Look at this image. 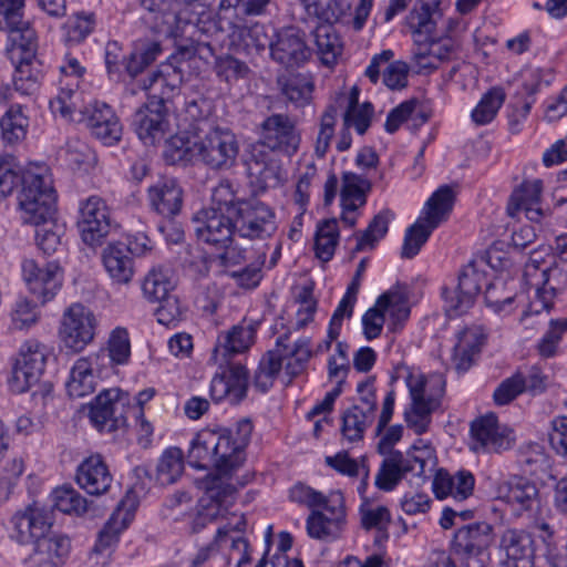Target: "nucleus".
I'll use <instances>...</instances> for the list:
<instances>
[{
  "label": "nucleus",
  "mask_w": 567,
  "mask_h": 567,
  "mask_svg": "<svg viewBox=\"0 0 567 567\" xmlns=\"http://www.w3.org/2000/svg\"><path fill=\"white\" fill-rule=\"evenodd\" d=\"M251 226L241 229L239 217L215 210L200 209L194 214L192 225L197 240L223 249L219 255L223 266L230 267L250 259L251 251L239 240L255 241L270 238L277 230L276 221L250 219Z\"/></svg>",
  "instance_id": "f257e3e1"
},
{
  "label": "nucleus",
  "mask_w": 567,
  "mask_h": 567,
  "mask_svg": "<svg viewBox=\"0 0 567 567\" xmlns=\"http://www.w3.org/2000/svg\"><path fill=\"white\" fill-rule=\"evenodd\" d=\"M24 0H0V30L8 33L7 56L14 66L13 85L23 95H31L42 79L41 62L35 58V31L23 19Z\"/></svg>",
  "instance_id": "f03ea898"
},
{
  "label": "nucleus",
  "mask_w": 567,
  "mask_h": 567,
  "mask_svg": "<svg viewBox=\"0 0 567 567\" xmlns=\"http://www.w3.org/2000/svg\"><path fill=\"white\" fill-rule=\"evenodd\" d=\"M80 95L78 90L61 89L50 101L52 113L70 122L84 123L105 145L117 143L122 136V125L111 106L94 101L82 109L79 105Z\"/></svg>",
  "instance_id": "7ed1b4c3"
},
{
  "label": "nucleus",
  "mask_w": 567,
  "mask_h": 567,
  "mask_svg": "<svg viewBox=\"0 0 567 567\" xmlns=\"http://www.w3.org/2000/svg\"><path fill=\"white\" fill-rule=\"evenodd\" d=\"M454 192L449 185L439 187L427 199L423 216L410 226L404 236L401 256L413 258L426 243L431 233L445 221L453 209Z\"/></svg>",
  "instance_id": "20e7f679"
},
{
  "label": "nucleus",
  "mask_w": 567,
  "mask_h": 567,
  "mask_svg": "<svg viewBox=\"0 0 567 567\" xmlns=\"http://www.w3.org/2000/svg\"><path fill=\"white\" fill-rule=\"evenodd\" d=\"M18 202L24 224L40 226L55 216L56 195L49 177L25 173Z\"/></svg>",
  "instance_id": "39448f33"
},
{
  "label": "nucleus",
  "mask_w": 567,
  "mask_h": 567,
  "mask_svg": "<svg viewBox=\"0 0 567 567\" xmlns=\"http://www.w3.org/2000/svg\"><path fill=\"white\" fill-rule=\"evenodd\" d=\"M237 193L234 183L223 178L212 190L210 206L204 209L239 217L241 229L245 224L251 226L250 219L276 221L275 213L269 206L257 199H241Z\"/></svg>",
  "instance_id": "423d86ee"
},
{
  "label": "nucleus",
  "mask_w": 567,
  "mask_h": 567,
  "mask_svg": "<svg viewBox=\"0 0 567 567\" xmlns=\"http://www.w3.org/2000/svg\"><path fill=\"white\" fill-rule=\"evenodd\" d=\"M199 141V164L209 171L223 173L237 166L240 145L228 127L212 126Z\"/></svg>",
  "instance_id": "0eeeda50"
},
{
  "label": "nucleus",
  "mask_w": 567,
  "mask_h": 567,
  "mask_svg": "<svg viewBox=\"0 0 567 567\" xmlns=\"http://www.w3.org/2000/svg\"><path fill=\"white\" fill-rule=\"evenodd\" d=\"M381 455L383 460L375 475L374 485L380 491L391 492L408 473H413L416 476L424 475L427 462L433 457V452L429 446L422 450L415 446L413 452L395 451Z\"/></svg>",
  "instance_id": "6e6552de"
},
{
  "label": "nucleus",
  "mask_w": 567,
  "mask_h": 567,
  "mask_svg": "<svg viewBox=\"0 0 567 567\" xmlns=\"http://www.w3.org/2000/svg\"><path fill=\"white\" fill-rule=\"evenodd\" d=\"M493 543V526L486 522H480L457 528L452 548L465 567H487L488 549Z\"/></svg>",
  "instance_id": "1a4fd4ad"
},
{
  "label": "nucleus",
  "mask_w": 567,
  "mask_h": 567,
  "mask_svg": "<svg viewBox=\"0 0 567 567\" xmlns=\"http://www.w3.org/2000/svg\"><path fill=\"white\" fill-rule=\"evenodd\" d=\"M47 354V347L39 341L24 342L20 349V359L8 379L9 386L12 390H30L34 386L51 390L52 384L42 381Z\"/></svg>",
  "instance_id": "9d476101"
},
{
  "label": "nucleus",
  "mask_w": 567,
  "mask_h": 567,
  "mask_svg": "<svg viewBox=\"0 0 567 567\" xmlns=\"http://www.w3.org/2000/svg\"><path fill=\"white\" fill-rule=\"evenodd\" d=\"M205 491L198 502L197 514L192 522V532L198 533L207 524L225 517L235 501L236 487L220 477H207Z\"/></svg>",
  "instance_id": "9b49d317"
},
{
  "label": "nucleus",
  "mask_w": 567,
  "mask_h": 567,
  "mask_svg": "<svg viewBox=\"0 0 567 567\" xmlns=\"http://www.w3.org/2000/svg\"><path fill=\"white\" fill-rule=\"evenodd\" d=\"M116 224L106 202L96 195L81 200L78 228L82 240L91 246H100Z\"/></svg>",
  "instance_id": "f8f14e48"
},
{
  "label": "nucleus",
  "mask_w": 567,
  "mask_h": 567,
  "mask_svg": "<svg viewBox=\"0 0 567 567\" xmlns=\"http://www.w3.org/2000/svg\"><path fill=\"white\" fill-rule=\"evenodd\" d=\"M514 442L513 431L499 424L494 413L477 416L470 423L468 449L474 453H502Z\"/></svg>",
  "instance_id": "ddd939ff"
},
{
  "label": "nucleus",
  "mask_w": 567,
  "mask_h": 567,
  "mask_svg": "<svg viewBox=\"0 0 567 567\" xmlns=\"http://www.w3.org/2000/svg\"><path fill=\"white\" fill-rule=\"evenodd\" d=\"M486 285V275L472 260L465 265L460 275L457 286L454 289L443 288L442 296L445 302V311L449 317H457L473 307L482 287Z\"/></svg>",
  "instance_id": "4468645a"
},
{
  "label": "nucleus",
  "mask_w": 567,
  "mask_h": 567,
  "mask_svg": "<svg viewBox=\"0 0 567 567\" xmlns=\"http://www.w3.org/2000/svg\"><path fill=\"white\" fill-rule=\"evenodd\" d=\"M346 526L344 498L341 492H331L327 505L313 509L307 518L308 535L318 540L332 542Z\"/></svg>",
  "instance_id": "2eb2a0df"
},
{
  "label": "nucleus",
  "mask_w": 567,
  "mask_h": 567,
  "mask_svg": "<svg viewBox=\"0 0 567 567\" xmlns=\"http://www.w3.org/2000/svg\"><path fill=\"white\" fill-rule=\"evenodd\" d=\"M272 31L270 58L276 63L289 69L300 68L307 63L312 50L306 41V33L297 27L290 25Z\"/></svg>",
  "instance_id": "dca6fc26"
},
{
  "label": "nucleus",
  "mask_w": 567,
  "mask_h": 567,
  "mask_svg": "<svg viewBox=\"0 0 567 567\" xmlns=\"http://www.w3.org/2000/svg\"><path fill=\"white\" fill-rule=\"evenodd\" d=\"M128 392H100L90 404L89 417L100 432L112 433L126 425Z\"/></svg>",
  "instance_id": "f3484780"
},
{
  "label": "nucleus",
  "mask_w": 567,
  "mask_h": 567,
  "mask_svg": "<svg viewBox=\"0 0 567 567\" xmlns=\"http://www.w3.org/2000/svg\"><path fill=\"white\" fill-rule=\"evenodd\" d=\"M95 329V316L81 303H73L63 315V341L65 347L75 352L83 350L93 340Z\"/></svg>",
  "instance_id": "a211bd4d"
},
{
  "label": "nucleus",
  "mask_w": 567,
  "mask_h": 567,
  "mask_svg": "<svg viewBox=\"0 0 567 567\" xmlns=\"http://www.w3.org/2000/svg\"><path fill=\"white\" fill-rule=\"evenodd\" d=\"M23 279L32 295L44 305L54 298L62 285V274L55 262L40 266L34 260L22 264Z\"/></svg>",
  "instance_id": "6ab92c4d"
},
{
  "label": "nucleus",
  "mask_w": 567,
  "mask_h": 567,
  "mask_svg": "<svg viewBox=\"0 0 567 567\" xmlns=\"http://www.w3.org/2000/svg\"><path fill=\"white\" fill-rule=\"evenodd\" d=\"M262 145L285 155H293L300 144L295 123L284 114H272L261 124Z\"/></svg>",
  "instance_id": "aec40b11"
},
{
  "label": "nucleus",
  "mask_w": 567,
  "mask_h": 567,
  "mask_svg": "<svg viewBox=\"0 0 567 567\" xmlns=\"http://www.w3.org/2000/svg\"><path fill=\"white\" fill-rule=\"evenodd\" d=\"M497 495L506 502L516 516H532L540 507L539 491L534 482L514 476L497 487Z\"/></svg>",
  "instance_id": "412c9836"
},
{
  "label": "nucleus",
  "mask_w": 567,
  "mask_h": 567,
  "mask_svg": "<svg viewBox=\"0 0 567 567\" xmlns=\"http://www.w3.org/2000/svg\"><path fill=\"white\" fill-rule=\"evenodd\" d=\"M11 537L20 544H29L45 537L52 525L51 513L38 504L17 512L11 520Z\"/></svg>",
  "instance_id": "4be33fe9"
},
{
  "label": "nucleus",
  "mask_w": 567,
  "mask_h": 567,
  "mask_svg": "<svg viewBox=\"0 0 567 567\" xmlns=\"http://www.w3.org/2000/svg\"><path fill=\"white\" fill-rule=\"evenodd\" d=\"M132 124L137 136L145 144H154L161 140L168 127L164 100L151 97L135 112Z\"/></svg>",
  "instance_id": "5701e85b"
},
{
  "label": "nucleus",
  "mask_w": 567,
  "mask_h": 567,
  "mask_svg": "<svg viewBox=\"0 0 567 567\" xmlns=\"http://www.w3.org/2000/svg\"><path fill=\"white\" fill-rule=\"evenodd\" d=\"M136 506L137 501L135 495L132 492H127L125 497L117 505L116 511L99 533L97 540L93 548L96 555L106 554L105 556L109 557L110 549L118 542L120 534L132 520Z\"/></svg>",
  "instance_id": "b1692460"
},
{
  "label": "nucleus",
  "mask_w": 567,
  "mask_h": 567,
  "mask_svg": "<svg viewBox=\"0 0 567 567\" xmlns=\"http://www.w3.org/2000/svg\"><path fill=\"white\" fill-rule=\"evenodd\" d=\"M452 363L457 372H466L480 358L487 340V332L482 324H472L457 332Z\"/></svg>",
  "instance_id": "393cba45"
},
{
  "label": "nucleus",
  "mask_w": 567,
  "mask_h": 567,
  "mask_svg": "<svg viewBox=\"0 0 567 567\" xmlns=\"http://www.w3.org/2000/svg\"><path fill=\"white\" fill-rule=\"evenodd\" d=\"M499 549L505 553L503 567H533L534 538L525 529L507 528L499 538Z\"/></svg>",
  "instance_id": "a878e982"
},
{
  "label": "nucleus",
  "mask_w": 567,
  "mask_h": 567,
  "mask_svg": "<svg viewBox=\"0 0 567 567\" xmlns=\"http://www.w3.org/2000/svg\"><path fill=\"white\" fill-rule=\"evenodd\" d=\"M71 543L63 535H47L35 540L28 567H63L70 554Z\"/></svg>",
  "instance_id": "bb28decb"
},
{
  "label": "nucleus",
  "mask_w": 567,
  "mask_h": 567,
  "mask_svg": "<svg viewBox=\"0 0 567 567\" xmlns=\"http://www.w3.org/2000/svg\"><path fill=\"white\" fill-rule=\"evenodd\" d=\"M377 410L375 392H365L360 403L353 404L342 415L341 432L349 442L363 439L365 430L374 419Z\"/></svg>",
  "instance_id": "cd10ccee"
},
{
  "label": "nucleus",
  "mask_w": 567,
  "mask_h": 567,
  "mask_svg": "<svg viewBox=\"0 0 567 567\" xmlns=\"http://www.w3.org/2000/svg\"><path fill=\"white\" fill-rule=\"evenodd\" d=\"M543 192V182L540 179L524 181L512 193L507 213L513 218H519L520 214H525L530 221H539L543 212L538 207Z\"/></svg>",
  "instance_id": "c85d7f7f"
},
{
  "label": "nucleus",
  "mask_w": 567,
  "mask_h": 567,
  "mask_svg": "<svg viewBox=\"0 0 567 567\" xmlns=\"http://www.w3.org/2000/svg\"><path fill=\"white\" fill-rule=\"evenodd\" d=\"M76 483L91 495L106 493L113 477L100 454H93L83 460L76 470Z\"/></svg>",
  "instance_id": "c756f323"
},
{
  "label": "nucleus",
  "mask_w": 567,
  "mask_h": 567,
  "mask_svg": "<svg viewBox=\"0 0 567 567\" xmlns=\"http://www.w3.org/2000/svg\"><path fill=\"white\" fill-rule=\"evenodd\" d=\"M151 208L158 215L171 218L179 214L183 206V190L174 178L157 181L147 192Z\"/></svg>",
  "instance_id": "7c9ffc66"
},
{
  "label": "nucleus",
  "mask_w": 567,
  "mask_h": 567,
  "mask_svg": "<svg viewBox=\"0 0 567 567\" xmlns=\"http://www.w3.org/2000/svg\"><path fill=\"white\" fill-rule=\"evenodd\" d=\"M475 478L468 471H458L451 475L447 471L439 470L432 488L436 498H452L456 503L463 502L473 495Z\"/></svg>",
  "instance_id": "2f4dec72"
},
{
  "label": "nucleus",
  "mask_w": 567,
  "mask_h": 567,
  "mask_svg": "<svg viewBox=\"0 0 567 567\" xmlns=\"http://www.w3.org/2000/svg\"><path fill=\"white\" fill-rule=\"evenodd\" d=\"M411 405L404 413L405 422L416 434H423L429 430L432 413L441 406L442 393L411 392Z\"/></svg>",
  "instance_id": "473e14b6"
},
{
  "label": "nucleus",
  "mask_w": 567,
  "mask_h": 567,
  "mask_svg": "<svg viewBox=\"0 0 567 567\" xmlns=\"http://www.w3.org/2000/svg\"><path fill=\"white\" fill-rule=\"evenodd\" d=\"M218 445L216 449L215 470L218 475H209L208 477H220L229 475L231 472L240 467L245 460V450L234 441V434L230 429H216Z\"/></svg>",
  "instance_id": "72a5a7b5"
},
{
  "label": "nucleus",
  "mask_w": 567,
  "mask_h": 567,
  "mask_svg": "<svg viewBox=\"0 0 567 567\" xmlns=\"http://www.w3.org/2000/svg\"><path fill=\"white\" fill-rule=\"evenodd\" d=\"M268 28L260 23L246 25L241 20L229 31L230 43L238 50L248 54L260 53L265 50H271L272 34Z\"/></svg>",
  "instance_id": "f704fd0d"
},
{
  "label": "nucleus",
  "mask_w": 567,
  "mask_h": 567,
  "mask_svg": "<svg viewBox=\"0 0 567 567\" xmlns=\"http://www.w3.org/2000/svg\"><path fill=\"white\" fill-rule=\"evenodd\" d=\"M105 271L115 284H128L134 275L131 248L124 243L107 245L102 252Z\"/></svg>",
  "instance_id": "c9c22d12"
},
{
  "label": "nucleus",
  "mask_w": 567,
  "mask_h": 567,
  "mask_svg": "<svg viewBox=\"0 0 567 567\" xmlns=\"http://www.w3.org/2000/svg\"><path fill=\"white\" fill-rule=\"evenodd\" d=\"M442 17L441 0H416L406 20L414 35L430 39Z\"/></svg>",
  "instance_id": "e433bc0d"
},
{
  "label": "nucleus",
  "mask_w": 567,
  "mask_h": 567,
  "mask_svg": "<svg viewBox=\"0 0 567 567\" xmlns=\"http://www.w3.org/2000/svg\"><path fill=\"white\" fill-rule=\"evenodd\" d=\"M255 330L251 326H234L218 336L212 360L234 359L236 354L247 351L254 343Z\"/></svg>",
  "instance_id": "4c0bfd02"
},
{
  "label": "nucleus",
  "mask_w": 567,
  "mask_h": 567,
  "mask_svg": "<svg viewBox=\"0 0 567 567\" xmlns=\"http://www.w3.org/2000/svg\"><path fill=\"white\" fill-rule=\"evenodd\" d=\"M392 388H408V390H443L446 385L441 373L424 375L419 369L404 364L393 369L389 378Z\"/></svg>",
  "instance_id": "58836bf2"
},
{
  "label": "nucleus",
  "mask_w": 567,
  "mask_h": 567,
  "mask_svg": "<svg viewBox=\"0 0 567 567\" xmlns=\"http://www.w3.org/2000/svg\"><path fill=\"white\" fill-rule=\"evenodd\" d=\"M535 287L534 297L529 300L527 309L523 313V322L527 323L532 312H549L554 306V299L563 293L567 287V281L551 276H540V280L533 284Z\"/></svg>",
  "instance_id": "ea45409f"
},
{
  "label": "nucleus",
  "mask_w": 567,
  "mask_h": 567,
  "mask_svg": "<svg viewBox=\"0 0 567 567\" xmlns=\"http://www.w3.org/2000/svg\"><path fill=\"white\" fill-rule=\"evenodd\" d=\"M218 445L216 430L203 429L192 440L187 462L198 470L215 468Z\"/></svg>",
  "instance_id": "a19ab883"
},
{
  "label": "nucleus",
  "mask_w": 567,
  "mask_h": 567,
  "mask_svg": "<svg viewBox=\"0 0 567 567\" xmlns=\"http://www.w3.org/2000/svg\"><path fill=\"white\" fill-rule=\"evenodd\" d=\"M217 370L212 380V390L224 386L225 390H247L249 373L246 367L230 358L213 360Z\"/></svg>",
  "instance_id": "79ce46f5"
},
{
  "label": "nucleus",
  "mask_w": 567,
  "mask_h": 567,
  "mask_svg": "<svg viewBox=\"0 0 567 567\" xmlns=\"http://www.w3.org/2000/svg\"><path fill=\"white\" fill-rule=\"evenodd\" d=\"M277 87L287 101L296 106H303L311 100L313 83L301 73H282L277 76Z\"/></svg>",
  "instance_id": "37998d69"
},
{
  "label": "nucleus",
  "mask_w": 567,
  "mask_h": 567,
  "mask_svg": "<svg viewBox=\"0 0 567 567\" xmlns=\"http://www.w3.org/2000/svg\"><path fill=\"white\" fill-rule=\"evenodd\" d=\"M312 35L321 62L327 66L334 65L343 50L339 34L331 25H318Z\"/></svg>",
  "instance_id": "c03bdc74"
},
{
  "label": "nucleus",
  "mask_w": 567,
  "mask_h": 567,
  "mask_svg": "<svg viewBox=\"0 0 567 567\" xmlns=\"http://www.w3.org/2000/svg\"><path fill=\"white\" fill-rule=\"evenodd\" d=\"M175 286V277L169 268L153 267L144 277L142 291L150 302H155L172 293Z\"/></svg>",
  "instance_id": "a18cd8bd"
},
{
  "label": "nucleus",
  "mask_w": 567,
  "mask_h": 567,
  "mask_svg": "<svg viewBox=\"0 0 567 567\" xmlns=\"http://www.w3.org/2000/svg\"><path fill=\"white\" fill-rule=\"evenodd\" d=\"M161 52L162 47L157 41H137L130 55L123 59L125 71L132 78L137 76L157 59Z\"/></svg>",
  "instance_id": "49530a36"
},
{
  "label": "nucleus",
  "mask_w": 567,
  "mask_h": 567,
  "mask_svg": "<svg viewBox=\"0 0 567 567\" xmlns=\"http://www.w3.org/2000/svg\"><path fill=\"white\" fill-rule=\"evenodd\" d=\"M29 118L21 105H11L0 120L1 137L3 143L16 145L27 135Z\"/></svg>",
  "instance_id": "de8ad7c7"
},
{
  "label": "nucleus",
  "mask_w": 567,
  "mask_h": 567,
  "mask_svg": "<svg viewBox=\"0 0 567 567\" xmlns=\"http://www.w3.org/2000/svg\"><path fill=\"white\" fill-rule=\"evenodd\" d=\"M199 141H190L176 135L171 137L165 145L164 158L167 163L176 165L199 164Z\"/></svg>",
  "instance_id": "09e8293b"
},
{
  "label": "nucleus",
  "mask_w": 567,
  "mask_h": 567,
  "mask_svg": "<svg viewBox=\"0 0 567 567\" xmlns=\"http://www.w3.org/2000/svg\"><path fill=\"white\" fill-rule=\"evenodd\" d=\"M370 182L354 173L347 172L342 176L341 206L344 209H358L365 204Z\"/></svg>",
  "instance_id": "8fccbe9b"
},
{
  "label": "nucleus",
  "mask_w": 567,
  "mask_h": 567,
  "mask_svg": "<svg viewBox=\"0 0 567 567\" xmlns=\"http://www.w3.org/2000/svg\"><path fill=\"white\" fill-rule=\"evenodd\" d=\"M361 525L364 529L377 530L374 542L381 545L389 538L391 514L385 506H372L364 503L360 506Z\"/></svg>",
  "instance_id": "3c124183"
},
{
  "label": "nucleus",
  "mask_w": 567,
  "mask_h": 567,
  "mask_svg": "<svg viewBox=\"0 0 567 567\" xmlns=\"http://www.w3.org/2000/svg\"><path fill=\"white\" fill-rule=\"evenodd\" d=\"M184 471V453L179 447H169L162 454L157 464V482L161 485L175 483Z\"/></svg>",
  "instance_id": "603ef678"
},
{
  "label": "nucleus",
  "mask_w": 567,
  "mask_h": 567,
  "mask_svg": "<svg viewBox=\"0 0 567 567\" xmlns=\"http://www.w3.org/2000/svg\"><path fill=\"white\" fill-rule=\"evenodd\" d=\"M339 228L336 218L327 219L318 225L315 237V251L321 261H329L337 247Z\"/></svg>",
  "instance_id": "864d4df0"
},
{
  "label": "nucleus",
  "mask_w": 567,
  "mask_h": 567,
  "mask_svg": "<svg viewBox=\"0 0 567 567\" xmlns=\"http://www.w3.org/2000/svg\"><path fill=\"white\" fill-rule=\"evenodd\" d=\"M379 307L393 320V330L401 326L410 316L408 295L400 289H391L379 297Z\"/></svg>",
  "instance_id": "5fc2aeb1"
},
{
  "label": "nucleus",
  "mask_w": 567,
  "mask_h": 567,
  "mask_svg": "<svg viewBox=\"0 0 567 567\" xmlns=\"http://www.w3.org/2000/svg\"><path fill=\"white\" fill-rule=\"evenodd\" d=\"M95 14L80 11L72 14L64 23V39L70 44H79L84 41L95 28Z\"/></svg>",
  "instance_id": "6e6d98bb"
},
{
  "label": "nucleus",
  "mask_w": 567,
  "mask_h": 567,
  "mask_svg": "<svg viewBox=\"0 0 567 567\" xmlns=\"http://www.w3.org/2000/svg\"><path fill=\"white\" fill-rule=\"evenodd\" d=\"M505 91L495 86L483 95L480 103L472 111V118L477 125L488 124L494 120L498 110L505 102Z\"/></svg>",
  "instance_id": "4d7b16f0"
},
{
  "label": "nucleus",
  "mask_w": 567,
  "mask_h": 567,
  "mask_svg": "<svg viewBox=\"0 0 567 567\" xmlns=\"http://www.w3.org/2000/svg\"><path fill=\"white\" fill-rule=\"evenodd\" d=\"M547 377L537 367H532L526 373L517 371L499 383L496 390H539L548 386Z\"/></svg>",
  "instance_id": "13d9d810"
},
{
  "label": "nucleus",
  "mask_w": 567,
  "mask_h": 567,
  "mask_svg": "<svg viewBox=\"0 0 567 567\" xmlns=\"http://www.w3.org/2000/svg\"><path fill=\"white\" fill-rule=\"evenodd\" d=\"M53 505L64 514L81 516L87 511V501L73 487L55 488L53 494Z\"/></svg>",
  "instance_id": "bf43d9fd"
},
{
  "label": "nucleus",
  "mask_w": 567,
  "mask_h": 567,
  "mask_svg": "<svg viewBox=\"0 0 567 567\" xmlns=\"http://www.w3.org/2000/svg\"><path fill=\"white\" fill-rule=\"evenodd\" d=\"M281 369V354L276 351L266 352L260 359L255 372L254 384L259 390H268L274 386V381Z\"/></svg>",
  "instance_id": "052dcab7"
},
{
  "label": "nucleus",
  "mask_w": 567,
  "mask_h": 567,
  "mask_svg": "<svg viewBox=\"0 0 567 567\" xmlns=\"http://www.w3.org/2000/svg\"><path fill=\"white\" fill-rule=\"evenodd\" d=\"M393 213L389 209L380 212L370 221L368 228L358 236L357 250H364L368 246L373 247L386 233Z\"/></svg>",
  "instance_id": "680f3d73"
},
{
  "label": "nucleus",
  "mask_w": 567,
  "mask_h": 567,
  "mask_svg": "<svg viewBox=\"0 0 567 567\" xmlns=\"http://www.w3.org/2000/svg\"><path fill=\"white\" fill-rule=\"evenodd\" d=\"M566 331L567 319H551L548 330L537 343L538 354L543 358L554 357Z\"/></svg>",
  "instance_id": "e2e57ef3"
},
{
  "label": "nucleus",
  "mask_w": 567,
  "mask_h": 567,
  "mask_svg": "<svg viewBox=\"0 0 567 567\" xmlns=\"http://www.w3.org/2000/svg\"><path fill=\"white\" fill-rule=\"evenodd\" d=\"M24 174L13 157L0 159V200L11 195L18 185H22Z\"/></svg>",
  "instance_id": "0e129e2a"
},
{
  "label": "nucleus",
  "mask_w": 567,
  "mask_h": 567,
  "mask_svg": "<svg viewBox=\"0 0 567 567\" xmlns=\"http://www.w3.org/2000/svg\"><path fill=\"white\" fill-rule=\"evenodd\" d=\"M91 360L92 358H81L74 363L70 371V378L66 381V388L69 390H75L78 388L94 390L97 386Z\"/></svg>",
  "instance_id": "69168bd1"
},
{
  "label": "nucleus",
  "mask_w": 567,
  "mask_h": 567,
  "mask_svg": "<svg viewBox=\"0 0 567 567\" xmlns=\"http://www.w3.org/2000/svg\"><path fill=\"white\" fill-rule=\"evenodd\" d=\"M313 8L316 17L326 22L324 25H331L338 22L350 9L347 0H317L308 4Z\"/></svg>",
  "instance_id": "338daca9"
},
{
  "label": "nucleus",
  "mask_w": 567,
  "mask_h": 567,
  "mask_svg": "<svg viewBox=\"0 0 567 567\" xmlns=\"http://www.w3.org/2000/svg\"><path fill=\"white\" fill-rule=\"evenodd\" d=\"M35 241L44 254L54 252L61 244L62 227L55 223L54 217L35 226Z\"/></svg>",
  "instance_id": "774afa93"
}]
</instances>
